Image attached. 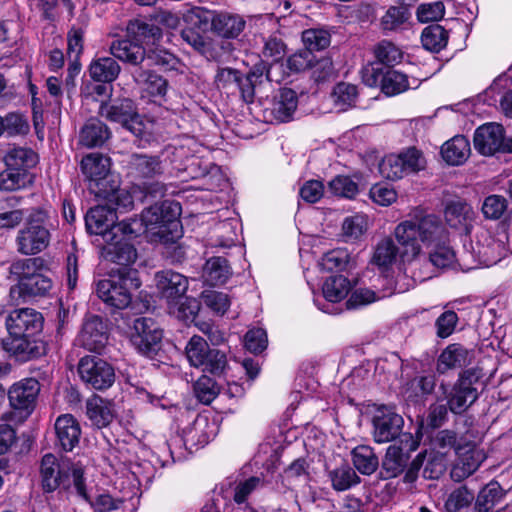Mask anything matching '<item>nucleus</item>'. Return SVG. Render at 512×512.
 I'll list each match as a JSON object with an SVG mask.
<instances>
[{"label":"nucleus","instance_id":"nucleus-1","mask_svg":"<svg viewBox=\"0 0 512 512\" xmlns=\"http://www.w3.org/2000/svg\"><path fill=\"white\" fill-rule=\"evenodd\" d=\"M435 226L424 221L422 226L416 224V209L412 210L407 219L396 225L393 236L381 239L374 248L372 263L381 269H388L398 260L411 262L419 256V241H427L436 235Z\"/></svg>","mask_w":512,"mask_h":512},{"label":"nucleus","instance_id":"nucleus-2","mask_svg":"<svg viewBox=\"0 0 512 512\" xmlns=\"http://www.w3.org/2000/svg\"><path fill=\"white\" fill-rule=\"evenodd\" d=\"M180 210L179 203L164 201L145 209L141 218H131L128 221H139L141 223L139 232L134 235L151 233L158 236L162 241H168L170 240L168 234L177 232L180 226L178 221Z\"/></svg>","mask_w":512,"mask_h":512},{"label":"nucleus","instance_id":"nucleus-3","mask_svg":"<svg viewBox=\"0 0 512 512\" xmlns=\"http://www.w3.org/2000/svg\"><path fill=\"white\" fill-rule=\"evenodd\" d=\"M50 239L47 211L42 208H31L24 227L16 236L17 251L22 255H36L49 246Z\"/></svg>","mask_w":512,"mask_h":512},{"label":"nucleus","instance_id":"nucleus-4","mask_svg":"<svg viewBox=\"0 0 512 512\" xmlns=\"http://www.w3.org/2000/svg\"><path fill=\"white\" fill-rule=\"evenodd\" d=\"M116 215L106 205H97L86 214V228L91 234L102 235L105 242H113L119 235L131 236L138 233L139 221L123 220L115 223Z\"/></svg>","mask_w":512,"mask_h":512},{"label":"nucleus","instance_id":"nucleus-5","mask_svg":"<svg viewBox=\"0 0 512 512\" xmlns=\"http://www.w3.org/2000/svg\"><path fill=\"white\" fill-rule=\"evenodd\" d=\"M424 221H430L435 226L436 235L427 241H419V255L422 248L430 249L429 259L438 268L450 267L455 262V252L449 246V235L439 217L427 214L421 209H416V224L420 227Z\"/></svg>","mask_w":512,"mask_h":512},{"label":"nucleus","instance_id":"nucleus-6","mask_svg":"<svg viewBox=\"0 0 512 512\" xmlns=\"http://www.w3.org/2000/svg\"><path fill=\"white\" fill-rule=\"evenodd\" d=\"M99 114L107 120L121 124L123 128L140 139L148 140L152 135L153 123L141 117L130 99L111 104H101Z\"/></svg>","mask_w":512,"mask_h":512},{"label":"nucleus","instance_id":"nucleus-7","mask_svg":"<svg viewBox=\"0 0 512 512\" xmlns=\"http://www.w3.org/2000/svg\"><path fill=\"white\" fill-rule=\"evenodd\" d=\"M482 374L479 369L471 368L463 371L457 382L450 389L445 383H441L439 390L443 399L447 400L449 410L454 414L465 412L478 398L476 385Z\"/></svg>","mask_w":512,"mask_h":512},{"label":"nucleus","instance_id":"nucleus-8","mask_svg":"<svg viewBox=\"0 0 512 512\" xmlns=\"http://www.w3.org/2000/svg\"><path fill=\"white\" fill-rule=\"evenodd\" d=\"M140 282L135 271H129L126 276L117 279H103L97 283L96 293L107 305L116 309H124L131 302V288H138Z\"/></svg>","mask_w":512,"mask_h":512},{"label":"nucleus","instance_id":"nucleus-9","mask_svg":"<svg viewBox=\"0 0 512 512\" xmlns=\"http://www.w3.org/2000/svg\"><path fill=\"white\" fill-rule=\"evenodd\" d=\"M425 167L422 153L415 148H408L399 154L385 156L379 164L380 174L388 180H398Z\"/></svg>","mask_w":512,"mask_h":512},{"label":"nucleus","instance_id":"nucleus-10","mask_svg":"<svg viewBox=\"0 0 512 512\" xmlns=\"http://www.w3.org/2000/svg\"><path fill=\"white\" fill-rule=\"evenodd\" d=\"M81 380L95 390L111 387L115 381V371L112 365L97 356L82 357L78 364Z\"/></svg>","mask_w":512,"mask_h":512},{"label":"nucleus","instance_id":"nucleus-11","mask_svg":"<svg viewBox=\"0 0 512 512\" xmlns=\"http://www.w3.org/2000/svg\"><path fill=\"white\" fill-rule=\"evenodd\" d=\"M162 330L151 318L140 317L134 320L130 331V341L137 351L150 356L159 349Z\"/></svg>","mask_w":512,"mask_h":512},{"label":"nucleus","instance_id":"nucleus-12","mask_svg":"<svg viewBox=\"0 0 512 512\" xmlns=\"http://www.w3.org/2000/svg\"><path fill=\"white\" fill-rule=\"evenodd\" d=\"M455 453L457 457L450 472L455 482H461L471 476L486 459L484 450L470 442L458 443Z\"/></svg>","mask_w":512,"mask_h":512},{"label":"nucleus","instance_id":"nucleus-13","mask_svg":"<svg viewBox=\"0 0 512 512\" xmlns=\"http://www.w3.org/2000/svg\"><path fill=\"white\" fill-rule=\"evenodd\" d=\"M401 446L396 444L387 448L382 461V475L385 479H391L400 475L409 460V452L418 448V442L414 440L411 434H402L400 438Z\"/></svg>","mask_w":512,"mask_h":512},{"label":"nucleus","instance_id":"nucleus-14","mask_svg":"<svg viewBox=\"0 0 512 512\" xmlns=\"http://www.w3.org/2000/svg\"><path fill=\"white\" fill-rule=\"evenodd\" d=\"M508 249L502 239L496 238L486 230L476 235L471 243V255L484 266H493L506 257Z\"/></svg>","mask_w":512,"mask_h":512},{"label":"nucleus","instance_id":"nucleus-15","mask_svg":"<svg viewBox=\"0 0 512 512\" xmlns=\"http://www.w3.org/2000/svg\"><path fill=\"white\" fill-rule=\"evenodd\" d=\"M40 392V383L35 378H24L8 390L10 406L27 418L34 410Z\"/></svg>","mask_w":512,"mask_h":512},{"label":"nucleus","instance_id":"nucleus-16","mask_svg":"<svg viewBox=\"0 0 512 512\" xmlns=\"http://www.w3.org/2000/svg\"><path fill=\"white\" fill-rule=\"evenodd\" d=\"M474 147L482 155L490 156L498 151L511 150L504 139V130L500 124L487 123L478 127L474 133Z\"/></svg>","mask_w":512,"mask_h":512},{"label":"nucleus","instance_id":"nucleus-17","mask_svg":"<svg viewBox=\"0 0 512 512\" xmlns=\"http://www.w3.org/2000/svg\"><path fill=\"white\" fill-rule=\"evenodd\" d=\"M6 326L11 335L34 337L42 330L43 317L32 308L17 309L9 314Z\"/></svg>","mask_w":512,"mask_h":512},{"label":"nucleus","instance_id":"nucleus-18","mask_svg":"<svg viewBox=\"0 0 512 512\" xmlns=\"http://www.w3.org/2000/svg\"><path fill=\"white\" fill-rule=\"evenodd\" d=\"M403 418L388 407L380 408L373 418V437L377 443H386L401 435Z\"/></svg>","mask_w":512,"mask_h":512},{"label":"nucleus","instance_id":"nucleus-19","mask_svg":"<svg viewBox=\"0 0 512 512\" xmlns=\"http://www.w3.org/2000/svg\"><path fill=\"white\" fill-rule=\"evenodd\" d=\"M298 106L297 94L292 89H282L265 108V118L270 122H288Z\"/></svg>","mask_w":512,"mask_h":512},{"label":"nucleus","instance_id":"nucleus-20","mask_svg":"<svg viewBox=\"0 0 512 512\" xmlns=\"http://www.w3.org/2000/svg\"><path fill=\"white\" fill-rule=\"evenodd\" d=\"M218 428L214 422L205 416H198L193 423L184 429L183 441L187 449H197L208 444L217 434Z\"/></svg>","mask_w":512,"mask_h":512},{"label":"nucleus","instance_id":"nucleus-21","mask_svg":"<svg viewBox=\"0 0 512 512\" xmlns=\"http://www.w3.org/2000/svg\"><path fill=\"white\" fill-rule=\"evenodd\" d=\"M156 286L167 304L182 299L188 289V279L180 273L166 270L155 276Z\"/></svg>","mask_w":512,"mask_h":512},{"label":"nucleus","instance_id":"nucleus-22","mask_svg":"<svg viewBox=\"0 0 512 512\" xmlns=\"http://www.w3.org/2000/svg\"><path fill=\"white\" fill-rule=\"evenodd\" d=\"M350 289V281L343 275H334L327 278L322 287L326 303L319 306V309L328 314H337L339 311L333 304L343 300Z\"/></svg>","mask_w":512,"mask_h":512},{"label":"nucleus","instance_id":"nucleus-23","mask_svg":"<svg viewBox=\"0 0 512 512\" xmlns=\"http://www.w3.org/2000/svg\"><path fill=\"white\" fill-rule=\"evenodd\" d=\"M78 340L89 351L101 350L107 341L106 328L101 317L97 315L87 317Z\"/></svg>","mask_w":512,"mask_h":512},{"label":"nucleus","instance_id":"nucleus-24","mask_svg":"<svg viewBox=\"0 0 512 512\" xmlns=\"http://www.w3.org/2000/svg\"><path fill=\"white\" fill-rule=\"evenodd\" d=\"M55 433L60 447L72 451L80 441L81 427L73 415L63 414L55 421Z\"/></svg>","mask_w":512,"mask_h":512},{"label":"nucleus","instance_id":"nucleus-25","mask_svg":"<svg viewBox=\"0 0 512 512\" xmlns=\"http://www.w3.org/2000/svg\"><path fill=\"white\" fill-rule=\"evenodd\" d=\"M3 349L20 361H27L41 354L40 346L34 337L15 336L8 333L2 340Z\"/></svg>","mask_w":512,"mask_h":512},{"label":"nucleus","instance_id":"nucleus-26","mask_svg":"<svg viewBox=\"0 0 512 512\" xmlns=\"http://www.w3.org/2000/svg\"><path fill=\"white\" fill-rule=\"evenodd\" d=\"M211 30L222 38L238 37L246 26L244 18L229 12L215 13L211 17Z\"/></svg>","mask_w":512,"mask_h":512},{"label":"nucleus","instance_id":"nucleus-27","mask_svg":"<svg viewBox=\"0 0 512 512\" xmlns=\"http://www.w3.org/2000/svg\"><path fill=\"white\" fill-rule=\"evenodd\" d=\"M86 415L94 426L106 427L115 417L114 405L111 401L95 395L86 401Z\"/></svg>","mask_w":512,"mask_h":512},{"label":"nucleus","instance_id":"nucleus-28","mask_svg":"<svg viewBox=\"0 0 512 512\" xmlns=\"http://www.w3.org/2000/svg\"><path fill=\"white\" fill-rule=\"evenodd\" d=\"M110 158L100 153H90L81 160V171L90 185H98L110 171Z\"/></svg>","mask_w":512,"mask_h":512},{"label":"nucleus","instance_id":"nucleus-29","mask_svg":"<svg viewBox=\"0 0 512 512\" xmlns=\"http://www.w3.org/2000/svg\"><path fill=\"white\" fill-rule=\"evenodd\" d=\"M444 215L450 227L467 232L473 221L474 211L468 203L454 200L446 205Z\"/></svg>","mask_w":512,"mask_h":512},{"label":"nucleus","instance_id":"nucleus-30","mask_svg":"<svg viewBox=\"0 0 512 512\" xmlns=\"http://www.w3.org/2000/svg\"><path fill=\"white\" fill-rule=\"evenodd\" d=\"M51 288L52 280L41 272H38L32 278L28 279L26 283H21V286H12L10 296L14 300L32 296H43L47 294Z\"/></svg>","mask_w":512,"mask_h":512},{"label":"nucleus","instance_id":"nucleus-31","mask_svg":"<svg viewBox=\"0 0 512 512\" xmlns=\"http://www.w3.org/2000/svg\"><path fill=\"white\" fill-rule=\"evenodd\" d=\"M469 363V352L462 345L454 343L448 345L437 359L436 370L445 374L448 370L460 368Z\"/></svg>","mask_w":512,"mask_h":512},{"label":"nucleus","instance_id":"nucleus-32","mask_svg":"<svg viewBox=\"0 0 512 512\" xmlns=\"http://www.w3.org/2000/svg\"><path fill=\"white\" fill-rule=\"evenodd\" d=\"M109 128L96 118L89 119L80 131L79 142L87 148L102 146L109 138Z\"/></svg>","mask_w":512,"mask_h":512},{"label":"nucleus","instance_id":"nucleus-33","mask_svg":"<svg viewBox=\"0 0 512 512\" xmlns=\"http://www.w3.org/2000/svg\"><path fill=\"white\" fill-rule=\"evenodd\" d=\"M129 173L135 177L152 178L162 174L161 161L156 156L133 154L128 162Z\"/></svg>","mask_w":512,"mask_h":512},{"label":"nucleus","instance_id":"nucleus-34","mask_svg":"<svg viewBox=\"0 0 512 512\" xmlns=\"http://www.w3.org/2000/svg\"><path fill=\"white\" fill-rule=\"evenodd\" d=\"M110 52L115 58L132 65L140 64L146 56L143 46L129 39L113 41Z\"/></svg>","mask_w":512,"mask_h":512},{"label":"nucleus","instance_id":"nucleus-35","mask_svg":"<svg viewBox=\"0 0 512 512\" xmlns=\"http://www.w3.org/2000/svg\"><path fill=\"white\" fill-rule=\"evenodd\" d=\"M470 142L465 136H455L441 148L443 159L450 165H461L470 156Z\"/></svg>","mask_w":512,"mask_h":512},{"label":"nucleus","instance_id":"nucleus-36","mask_svg":"<svg viewBox=\"0 0 512 512\" xmlns=\"http://www.w3.org/2000/svg\"><path fill=\"white\" fill-rule=\"evenodd\" d=\"M138 235H119L113 242H106L109 244L108 254L110 259L123 266H127L135 262L137 258L136 249L128 241Z\"/></svg>","mask_w":512,"mask_h":512},{"label":"nucleus","instance_id":"nucleus-37","mask_svg":"<svg viewBox=\"0 0 512 512\" xmlns=\"http://www.w3.org/2000/svg\"><path fill=\"white\" fill-rule=\"evenodd\" d=\"M42 487L45 492L55 491L62 482V473L57 458L53 454L43 456L40 465Z\"/></svg>","mask_w":512,"mask_h":512},{"label":"nucleus","instance_id":"nucleus-38","mask_svg":"<svg viewBox=\"0 0 512 512\" xmlns=\"http://www.w3.org/2000/svg\"><path fill=\"white\" fill-rule=\"evenodd\" d=\"M418 86L419 81L417 79L413 78L412 81H409L406 74L397 70L387 71L381 82L382 91L388 96H394Z\"/></svg>","mask_w":512,"mask_h":512},{"label":"nucleus","instance_id":"nucleus-39","mask_svg":"<svg viewBox=\"0 0 512 512\" xmlns=\"http://www.w3.org/2000/svg\"><path fill=\"white\" fill-rule=\"evenodd\" d=\"M133 77L143 91L153 97H163L167 92L168 83L162 76L155 74L150 70L138 69Z\"/></svg>","mask_w":512,"mask_h":512},{"label":"nucleus","instance_id":"nucleus-40","mask_svg":"<svg viewBox=\"0 0 512 512\" xmlns=\"http://www.w3.org/2000/svg\"><path fill=\"white\" fill-rule=\"evenodd\" d=\"M42 265L43 261L40 258L18 259L9 267V278L17 282L15 286H21V283H26L28 279L40 272Z\"/></svg>","mask_w":512,"mask_h":512},{"label":"nucleus","instance_id":"nucleus-41","mask_svg":"<svg viewBox=\"0 0 512 512\" xmlns=\"http://www.w3.org/2000/svg\"><path fill=\"white\" fill-rule=\"evenodd\" d=\"M230 275V267L223 257H212L206 261L203 267V278L211 286L223 284Z\"/></svg>","mask_w":512,"mask_h":512},{"label":"nucleus","instance_id":"nucleus-42","mask_svg":"<svg viewBox=\"0 0 512 512\" xmlns=\"http://www.w3.org/2000/svg\"><path fill=\"white\" fill-rule=\"evenodd\" d=\"M262 486L263 480L257 476L250 477L238 483L234 489L233 500L236 507L233 508V512H257L246 503V500L253 491Z\"/></svg>","mask_w":512,"mask_h":512},{"label":"nucleus","instance_id":"nucleus-43","mask_svg":"<svg viewBox=\"0 0 512 512\" xmlns=\"http://www.w3.org/2000/svg\"><path fill=\"white\" fill-rule=\"evenodd\" d=\"M6 167H12L17 170H24L34 167L37 164L38 156L30 148L12 147L9 148L4 156Z\"/></svg>","mask_w":512,"mask_h":512},{"label":"nucleus","instance_id":"nucleus-44","mask_svg":"<svg viewBox=\"0 0 512 512\" xmlns=\"http://www.w3.org/2000/svg\"><path fill=\"white\" fill-rule=\"evenodd\" d=\"M89 73L95 81L112 82L118 77L120 66L111 57H101L92 61L89 66Z\"/></svg>","mask_w":512,"mask_h":512},{"label":"nucleus","instance_id":"nucleus-45","mask_svg":"<svg viewBox=\"0 0 512 512\" xmlns=\"http://www.w3.org/2000/svg\"><path fill=\"white\" fill-rule=\"evenodd\" d=\"M351 454L353 465L361 474L371 475L377 470L379 460L370 446L359 445Z\"/></svg>","mask_w":512,"mask_h":512},{"label":"nucleus","instance_id":"nucleus-46","mask_svg":"<svg viewBox=\"0 0 512 512\" xmlns=\"http://www.w3.org/2000/svg\"><path fill=\"white\" fill-rule=\"evenodd\" d=\"M410 14L401 6H390L380 18V27L384 32H397L408 25Z\"/></svg>","mask_w":512,"mask_h":512},{"label":"nucleus","instance_id":"nucleus-47","mask_svg":"<svg viewBox=\"0 0 512 512\" xmlns=\"http://www.w3.org/2000/svg\"><path fill=\"white\" fill-rule=\"evenodd\" d=\"M505 495L504 490L496 481L489 482L483 487L475 502V509L478 512H489Z\"/></svg>","mask_w":512,"mask_h":512},{"label":"nucleus","instance_id":"nucleus-48","mask_svg":"<svg viewBox=\"0 0 512 512\" xmlns=\"http://www.w3.org/2000/svg\"><path fill=\"white\" fill-rule=\"evenodd\" d=\"M182 39L193 47L197 52L202 54L208 60H218L220 57L219 52L213 46L211 40L205 39L198 32L191 28H187L181 31Z\"/></svg>","mask_w":512,"mask_h":512},{"label":"nucleus","instance_id":"nucleus-49","mask_svg":"<svg viewBox=\"0 0 512 512\" xmlns=\"http://www.w3.org/2000/svg\"><path fill=\"white\" fill-rule=\"evenodd\" d=\"M169 313L184 322H193L200 310V303L194 298L183 296L168 303Z\"/></svg>","mask_w":512,"mask_h":512},{"label":"nucleus","instance_id":"nucleus-50","mask_svg":"<svg viewBox=\"0 0 512 512\" xmlns=\"http://www.w3.org/2000/svg\"><path fill=\"white\" fill-rule=\"evenodd\" d=\"M423 47L432 52H439L448 42V32L438 24L426 27L421 35Z\"/></svg>","mask_w":512,"mask_h":512},{"label":"nucleus","instance_id":"nucleus-51","mask_svg":"<svg viewBox=\"0 0 512 512\" xmlns=\"http://www.w3.org/2000/svg\"><path fill=\"white\" fill-rule=\"evenodd\" d=\"M31 179L28 172L24 170H17L12 167H6L4 171L0 173V190L3 191H15L25 188Z\"/></svg>","mask_w":512,"mask_h":512},{"label":"nucleus","instance_id":"nucleus-52","mask_svg":"<svg viewBox=\"0 0 512 512\" xmlns=\"http://www.w3.org/2000/svg\"><path fill=\"white\" fill-rule=\"evenodd\" d=\"M210 350L207 342L198 335L192 336L185 347L189 363L196 368L203 366Z\"/></svg>","mask_w":512,"mask_h":512},{"label":"nucleus","instance_id":"nucleus-53","mask_svg":"<svg viewBox=\"0 0 512 512\" xmlns=\"http://www.w3.org/2000/svg\"><path fill=\"white\" fill-rule=\"evenodd\" d=\"M332 487L336 491H345L359 484L360 477L349 466H341L329 473Z\"/></svg>","mask_w":512,"mask_h":512},{"label":"nucleus","instance_id":"nucleus-54","mask_svg":"<svg viewBox=\"0 0 512 512\" xmlns=\"http://www.w3.org/2000/svg\"><path fill=\"white\" fill-rule=\"evenodd\" d=\"M127 32L129 36L134 38L135 42L141 45L147 40H155L161 36V30L158 26L140 20L130 21L127 26Z\"/></svg>","mask_w":512,"mask_h":512},{"label":"nucleus","instance_id":"nucleus-55","mask_svg":"<svg viewBox=\"0 0 512 512\" xmlns=\"http://www.w3.org/2000/svg\"><path fill=\"white\" fill-rule=\"evenodd\" d=\"M99 195H103L106 200L105 205L115 214L116 212H126L133 208V197L125 189H115L109 193L103 191Z\"/></svg>","mask_w":512,"mask_h":512},{"label":"nucleus","instance_id":"nucleus-56","mask_svg":"<svg viewBox=\"0 0 512 512\" xmlns=\"http://www.w3.org/2000/svg\"><path fill=\"white\" fill-rule=\"evenodd\" d=\"M357 95V87L344 82L337 84L332 92L334 104L339 111H345L353 106Z\"/></svg>","mask_w":512,"mask_h":512},{"label":"nucleus","instance_id":"nucleus-57","mask_svg":"<svg viewBox=\"0 0 512 512\" xmlns=\"http://www.w3.org/2000/svg\"><path fill=\"white\" fill-rule=\"evenodd\" d=\"M367 230V218L356 214L346 217L342 223V235L345 241L358 240Z\"/></svg>","mask_w":512,"mask_h":512},{"label":"nucleus","instance_id":"nucleus-58","mask_svg":"<svg viewBox=\"0 0 512 512\" xmlns=\"http://www.w3.org/2000/svg\"><path fill=\"white\" fill-rule=\"evenodd\" d=\"M508 208L507 199L502 195L492 194L487 196L482 203V213L486 219H500Z\"/></svg>","mask_w":512,"mask_h":512},{"label":"nucleus","instance_id":"nucleus-59","mask_svg":"<svg viewBox=\"0 0 512 512\" xmlns=\"http://www.w3.org/2000/svg\"><path fill=\"white\" fill-rule=\"evenodd\" d=\"M328 191L335 196L352 199L358 194V185L350 177L338 175L328 183Z\"/></svg>","mask_w":512,"mask_h":512},{"label":"nucleus","instance_id":"nucleus-60","mask_svg":"<svg viewBox=\"0 0 512 512\" xmlns=\"http://www.w3.org/2000/svg\"><path fill=\"white\" fill-rule=\"evenodd\" d=\"M219 388L216 382L206 375L201 376L194 384V394L203 404H210L218 395Z\"/></svg>","mask_w":512,"mask_h":512},{"label":"nucleus","instance_id":"nucleus-61","mask_svg":"<svg viewBox=\"0 0 512 512\" xmlns=\"http://www.w3.org/2000/svg\"><path fill=\"white\" fill-rule=\"evenodd\" d=\"M474 500V495L465 486H461L453 490L447 500L445 501L444 507L447 512H458L461 509L468 507Z\"/></svg>","mask_w":512,"mask_h":512},{"label":"nucleus","instance_id":"nucleus-62","mask_svg":"<svg viewBox=\"0 0 512 512\" xmlns=\"http://www.w3.org/2000/svg\"><path fill=\"white\" fill-rule=\"evenodd\" d=\"M375 57L377 60L385 65H395L402 59L401 50L392 42L383 40L381 41L374 50Z\"/></svg>","mask_w":512,"mask_h":512},{"label":"nucleus","instance_id":"nucleus-63","mask_svg":"<svg viewBox=\"0 0 512 512\" xmlns=\"http://www.w3.org/2000/svg\"><path fill=\"white\" fill-rule=\"evenodd\" d=\"M302 40L306 46L305 49L322 50L329 46L331 37L330 34L322 29H308L302 34Z\"/></svg>","mask_w":512,"mask_h":512},{"label":"nucleus","instance_id":"nucleus-64","mask_svg":"<svg viewBox=\"0 0 512 512\" xmlns=\"http://www.w3.org/2000/svg\"><path fill=\"white\" fill-rule=\"evenodd\" d=\"M263 40L264 46L262 49V57L264 59L277 62L284 57L286 53V45L279 36L273 34Z\"/></svg>","mask_w":512,"mask_h":512}]
</instances>
